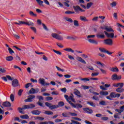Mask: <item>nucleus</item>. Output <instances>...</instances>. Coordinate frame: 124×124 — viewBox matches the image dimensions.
Returning a JSON list of instances; mask_svg holds the SVG:
<instances>
[{"mask_svg": "<svg viewBox=\"0 0 124 124\" xmlns=\"http://www.w3.org/2000/svg\"><path fill=\"white\" fill-rule=\"evenodd\" d=\"M45 105H46L47 107H49V108L50 109L51 108V106H52V104L49 103L48 102H46Z\"/></svg>", "mask_w": 124, "mask_h": 124, "instance_id": "obj_48", "label": "nucleus"}, {"mask_svg": "<svg viewBox=\"0 0 124 124\" xmlns=\"http://www.w3.org/2000/svg\"><path fill=\"white\" fill-rule=\"evenodd\" d=\"M64 103L63 102H60L58 103V105H57L58 106V108L59 107H62V106H64Z\"/></svg>", "mask_w": 124, "mask_h": 124, "instance_id": "obj_41", "label": "nucleus"}, {"mask_svg": "<svg viewBox=\"0 0 124 124\" xmlns=\"http://www.w3.org/2000/svg\"><path fill=\"white\" fill-rule=\"evenodd\" d=\"M39 92V89L38 88H36V89L34 88H31V89L29 91L30 94H34V93H37Z\"/></svg>", "mask_w": 124, "mask_h": 124, "instance_id": "obj_9", "label": "nucleus"}, {"mask_svg": "<svg viewBox=\"0 0 124 124\" xmlns=\"http://www.w3.org/2000/svg\"><path fill=\"white\" fill-rule=\"evenodd\" d=\"M36 1L37 2L39 5H40L41 6H43V1L41 0H36Z\"/></svg>", "mask_w": 124, "mask_h": 124, "instance_id": "obj_36", "label": "nucleus"}, {"mask_svg": "<svg viewBox=\"0 0 124 124\" xmlns=\"http://www.w3.org/2000/svg\"><path fill=\"white\" fill-rule=\"evenodd\" d=\"M53 52L57 55H59V56H62V53L60 51L56 50L55 49H53Z\"/></svg>", "mask_w": 124, "mask_h": 124, "instance_id": "obj_44", "label": "nucleus"}, {"mask_svg": "<svg viewBox=\"0 0 124 124\" xmlns=\"http://www.w3.org/2000/svg\"><path fill=\"white\" fill-rule=\"evenodd\" d=\"M6 60L7 62H12V61H13V57L11 56H7L6 57Z\"/></svg>", "mask_w": 124, "mask_h": 124, "instance_id": "obj_30", "label": "nucleus"}, {"mask_svg": "<svg viewBox=\"0 0 124 124\" xmlns=\"http://www.w3.org/2000/svg\"><path fill=\"white\" fill-rule=\"evenodd\" d=\"M83 110L89 114H92L93 113V110L89 108H83Z\"/></svg>", "mask_w": 124, "mask_h": 124, "instance_id": "obj_22", "label": "nucleus"}, {"mask_svg": "<svg viewBox=\"0 0 124 124\" xmlns=\"http://www.w3.org/2000/svg\"><path fill=\"white\" fill-rule=\"evenodd\" d=\"M88 41H89V42H90V43L95 44L96 45H97L98 44V43L97 42V41H95V40L89 39H88Z\"/></svg>", "mask_w": 124, "mask_h": 124, "instance_id": "obj_21", "label": "nucleus"}, {"mask_svg": "<svg viewBox=\"0 0 124 124\" xmlns=\"http://www.w3.org/2000/svg\"><path fill=\"white\" fill-rule=\"evenodd\" d=\"M111 79L113 81H115V80H121L122 79V76H118L117 74H114L111 76Z\"/></svg>", "mask_w": 124, "mask_h": 124, "instance_id": "obj_8", "label": "nucleus"}, {"mask_svg": "<svg viewBox=\"0 0 124 124\" xmlns=\"http://www.w3.org/2000/svg\"><path fill=\"white\" fill-rule=\"evenodd\" d=\"M28 98L25 100V102H32V99L35 98V95L32 94L28 96Z\"/></svg>", "mask_w": 124, "mask_h": 124, "instance_id": "obj_7", "label": "nucleus"}, {"mask_svg": "<svg viewBox=\"0 0 124 124\" xmlns=\"http://www.w3.org/2000/svg\"><path fill=\"white\" fill-rule=\"evenodd\" d=\"M44 114H45L46 115H53L54 112L51 111L50 110H47L44 112Z\"/></svg>", "mask_w": 124, "mask_h": 124, "instance_id": "obj_34", "label": "nucleus"}, {"mask_svg": "<svg viewBox=\"0 0 124 124\" xmlns=\"http://www.w3.org/2000/svg\"><path fill=\"white\" fill-rule=\"evenodd\" d=\"M104 33L106 35L107 37H108L109 38H114V33H108L106 31H104Z\"/></svg>", "mask_w": 124, "mask_h": 124, "instance_id": "obj_13", "label": "nucleus"}, {"mask_svg": "<svg viewBox=\"0 0 124 124\" xmlns=\"http://www.w3.org/2000/svg\"><path fill=\"white\" fill-rule=\"evenodd\" d=\"M116 93L115 92H112L110 93L109 96L111 97V98H115V95Z\"/></svg>", "mask_w": 124, "mask_h": 124, "instance_id": "obj_42", "label": "nucleus"}, {"mask_svg": "<svg viewBox=\"0 0 124 124\" xmlns=\"http://www.w3.org/2000/svg\"><path fill=\"white\" fill-rule=\"evenodd\" d=\"M99 105H106V102L105 101H101L99 103Z\"/></svg>", "mask_w": 124, "mask_h": 124, "instance_id": "obj_53", "label": "nucleus"}, {"mask_svg": "<svg viewBox=\"0 0 124 124\" xmlns=\"http://www.w3.org/2000/svg\"><path fill=\"white\" fill-rule=\"evenodd\" d=\"M29 15L31 16V17H37V15L34 14V13H33V12H32L31 11H29Z\"/></svg>", "mask_w": 124, "mask_h": 124, "instance_id": "obj_31", "label": "nucleus"}, {"mask_svg": "<svg viewBox=\"0 0 124 124\" xmlns=\"http://www.w3.org/2000/svg\"><path fill=\"white\" fill-rule=\"evenodd\" d=\"M102 121H108V120H109V118L107 117H101Z\"/></svg>", "mask_w": 124, "mask_h": 124, "instance_id": "obj_56", "label": "nucleus"}, {"mask_svg": "<svg viewBox=\"0 0 124 124\" xmlns=\"http://www.w3.org/2000/svg\"><path fill=\"white\" fill-rule=\"evenodd\" d=\"M98 20V16H94L93 19L92 21L93 22H97Z\"/></svg>", "mask_w": 124, "mask_h": 124, "instance_id": "obj_52", "label": "nucleus"}, {"mask_svg": "<svg viewBox=\"0 0 124 124\" xmlns=\"http://www.w3.org/2000/svg\"><path fill=\"white\" fill-rule=\"evenodd\" d=\"M19 85V81L17 79H15L12 81V85L13 87H17Z\"/></svg>", "mask_w": 124, "mask_h": 124, "instance_id": "obj_14", "label": "nucleus"}, {"mask_svg": "<svg viewBox=\"0 0 124 124\" xmlns=\"http://www.w3.org/2000/svg\"><path fill=\"white\" fill-rule=\"evenodd\" d=\"M46 99L47 101H49V100H53V97L50 96H47L46 98Z\"/></svg>", "mask_w": 124, "mask_h": 124, "instance_id": "obj_59", "label": "nucleus"}, {"mask_svg": "<svg viewBox=\"0 0 124 124\" xmlns=\"http://www.w3.org/2000/svg\"><path fill=\"white\" fill-rule=\"evenodd\" d=\"M110 5L112 6V7H115L117 5V2L116 1H113L111 3H110Z\"/></svg>", "mask_w": 124, "mask_h": 124, "instance_id": "obj_55", "label": "nucleus"}, {"mask_svg": "<svg viewBox=\"0 0 124 124\" xmlns=\"http://www.w3.org/2000/svg\"><path fill=\"white\" fill-rule=\"evenodd\" d=\"M81 81H84V82H88L90 81V79L87 78H83L80 79Z\"/></svg>", "mask_w": 124, "mask_h": 124, "instance_id": "obj_54", "label": "nucleus"}, {"mask_svg": "<svg viewBox=\"0 0 124 124\" xmlns=\"http://www.w3.org/2000/svg\"><path fill=\"white\" fill-rule=\"evenodd\" d=\"M124 105L121 107L120 109H116L115 110V111H116V112H118L120 115H121V114H122V112H124Z\"/></svg>", "mask_w": 124, "mask_h": 124, "instance_id": "obj_17", "label": "nucleus"}, {"mask_svg": "<svg viewBox=\"0 0 124 124\" xmlns=\"http://www.w3.org/2000/svg\"><path fill=\"white\" fill-rule=\"evenodd\" d=\"M43 28L45 30V31H48V28H47V26L45 25L44 23H42Z\"/></svg>", "mask_w": 124, "mask_h": 124, "instance_id": "obj_57", "label": "nucleus"}, {"mask_svg": "<svg viewBox=\"0 0 124 124\" xmlns=\"http://www.w3.org/2000/svg\"><path fill=\"white\" fill-rule=\"evenodd\" d=\"M25 107H23V108H18L17 110H19V113H21V114H25V112H23V110L25 109Z\"/></svg>", "mask_w": 124, "mask_h": 124, "instance_id": "obj_32", "label": "nucleus"}, {"mask_svg": "<svg viewBox=\"0 0 124 124\" xmlns=\"http://www.w3.org/2000/svg\"><path fill=\"white\" fill-rule=\"evenodd\" d=\"M31 84H32L31 83H27V84L25 85V88H26V89H29V88H30V86H31Z\"/></svg>", "mask_w": 124, "mask_h": 124, "instance_id": "obj_62", "label": "nucleus"}, {"mask_svg": "<svg viewBox=\"0 0 124 124\" xmlns=\"http://www.w3.org/2000/svg\"><path fill=\"white\" fill-rule=\"evenodd\" d=\"M10 98L12 102L14 101V98H15V97L14 96V95L12 93L10 96Z\"/></svg>", "mask_w": 124, "mask_h": 124, "instance_id": "obj_43", "label": "nucleus"}, {"mask_svg": "<svg viewBox=\"0 0 124 124\" xmlns=\"http://www.w3.org/2000/svg\"><path fill=\"white\" fill-rule=\"evenodd\" d=\"M113 86L115 87V88H118V87H120V88H123V87H124V83H114L113 84Z\"/></svg>", "mask_w": 124, "mask_h": 124, "instance_id": "obj_16", "label": "nucleus"}, {"mask_svg": "<svg viewBox=\"0 0 124 124\" xmlns=\"http://www.w3.org/2000/svg\"><path fill=\"white\" fill-rule=\"evenodd\" d=\"M114 119H121V117H120V114L116 113L114 115Z\"/></svg>", "mask_w": 124, "mask_h": 124, "instance_id": "obj_40", "label": "nucleus"}, {"mask_svg": "<svg viewBox=\"0 0 124 124\" xmlns=\"http://www.w3.org/2000/svg\"><path fill=\"white\" fill-rule=\"evenodd\" d=\"M64 19L66 20V21H67V22H69L70 23H73V20H72V19L70 18L65 17H64Z\"/></svg>", "mask_w": 124, "mask_h": 124, "instance_id": "obj_38", "label": "nucleus"}, {"mask_svg": "<svg viewBox=\"0 0 124 124\" xmlns=\"http://www.w3.org/2000/svg\"><path fill=\"white\" fill-rule=\"evenodd\" d=\"M57 108H59V106H58L56 105H51L50 109L51 110H53V109H57Z\"/></svg>", "mask_w": 124, "mask_h": 124, "instance_id": "obj_39", "label": "nucleus"}, {"mask_svg": "<svg viewBox=\"0 0 124 124\" xmlns=\"http://www.w3.org/2000/svg\"><path fill=\"white\" fill-rule=\"evenodd\" d=\"M8 50L9 51V54H11V55H12V54H14V51H13L11 48L8 47Z\"/></svg>", "mask_w": 124, "mask_h": 124, "instance_id": "obj_46", "label": "nucleus"}, {"mask_svg": "<svg viewBox=\"0 0 124 124\" xmlns=\"http://www.w3.org/2000/svg\"><path fill=\"white\" fill-rule=\"evenodd\" d=\"M99 74V73L97 72V73H92L91 76L92 77H94L95 76H97Z\"/></svg>", "mask_w": 124, "mask_h": 124, "instance_id": "obj_49", "label": "nucleus"}, {"mask_svg": "<svg viewBox=\"0 0 124 124\" xmlns=\"http://www.w3.org/2000/svg\"><path fill=\"white\" fill-rule=\"evenodd\" d=\"M109 70L112 72H119V69L117 67H112L111 68H110Z\"/></svg>", "mask_w": 124, "mask_h": 124, "instance_id": "obj_24", "label": "nucleus"}, {"mask_svg": "<svg viewBox=\"0 0 124 124\" xmlns=\"http://www.w3.org/2000/svg\"><path fill=\"white\" fill-rule=\"evenodd\" d=\"M39 82L41 85L44 86L45 85V79L44 78H40L39 79Z\"/></svg>", "mask_w": 124, "mask_h": 124, "instance_id": "obj_25", "label": "nucleus"}, {"mask_svg": "<svg viewBox=\"0 0 124 124\" xmlns=\"http://www.w3.org/2000/svg\"><path fill=\"white\" fill-rule=\"evenodd\" d=\"M64 96L65 99H66V101H67V102H68V103H69L70 102L72 103L71 101H72L74 103L76 102V101H75V99L73 98L74 96L73 95V94H71V95H70L69 97H68V95H64ZM70 100H71V101H70Z\"/></svg>", "mask_w": 124, "mask_h": 124, "instance_id": "obj_1", "label": "nucleus"}, {"mask_svg": "<svg viewBox=\"0 0 124 124\" xmlns=\"http://www.w3.org/2000/svg\"><path fill=\"white\" fill-rule=\"evenodd\" d=\"M51 36H52L53 38H55L56 39H58V40H63V38L62 37V36L56 33H52Z\"/></svg>", "mask_w": 124, "mask_h": 124, "instance_id": "obj_2", "label": "nucleus"}, {"mask_svg": "<svg viewBox=\"0 0 124 124\" xmlns=\"http://www.w3.org/2000/svg\"><path fill=\"white\" fill-rule=\"evenodd\" d=\"M31 29L32 31H34V32L35 33H36V28H35V27H31Z\"/></svg>", "mask_w": 124, "mask_h": 124, "instance_id": "obj_58", "label": "nucleus"}, {"mask_svg": "<svg viewBox=\"0 0 124 124\" xmlns=\"http://www.w3.org/2000/svg\"><path fill=\"white\" fill-rule=\"evenodd\" d=\"M99 34H97L96 35V37H97V38H102V39H104L105 38V35L104 34H102V32H99Z\"/></svg>", "mask_w": 124, "mask_h": 124, "instance_id": "obj_20", "label": "nucleus"}, {"mask_svg": "<svg viewBox=\"0 0 124 124\" xmlns=\"http://www.w3.org/2000/svg\"><path fill=\"white\" fill-rule=\"evenodd\" d=\"M73 8H74L75 12L76 13H79V12L80 11V12H85V10H83L79 6L77 5V6H73Z\"/></svg>", "mask_w": 124, "mask_h": 124, "instance_id": "obj_3", "label": "nucleus"}, {"mask_svg": "<svg viewBox=\"0 0 124 124\" xmlns=\"http://www.w3.org/2000/svg\"><path fill=\"white\" fill-rule=\"evenodd\" d=\"M116 92H117V93H124V89L122 88L121 87H119V88L116 89Z\"/></svg>", "mask_w": 124, "mask_h": 124, "instance_id": "obj_26", "label": "nucleus"}, {"mask_svg": "<svg viewBox=\"0 0 124 124\" xmlns=\"http://www.w3.org/2000/svg\"><path fill=\"white\" fill-rule=\"evenodd\" d=\"M25 109H32V108H34L35 107V105L33 104H31L30 105H25L23 106Z\"/></svg>", "mask_w": 124, "mask_h": 124, "instance_id": "obj_11", "label": "nucleus"}, {"mask_svg": "<svg viewBox=\"0 0 124 124\" xmlns=\"http://www.w3.org/2000/svg\"><path fill=\"white\" fill-rule=\"evenodd\" d=\"M87 68H88V69H90V70H92V71L94 70L93 67L92 66H88L87 67Z\"/></svg>", "mask_w": 124, "mask_h": 124, "instance_id": "obj_60", "label": "nucleus"}, {"mask_svg": "<svg viewBox=\"0 0 124 124\" xmlns=\"http://www.w3.org/2000/svg\"><path fill=\"white\" fill-rule=\"evenodd\" d=\"M2 106L4 107H11V103L9 102H4L3 103Z\"/></svg>", "mask_w": 124, "mask_h": 124, "instance_id": "obj_18", "label": "nucleus"}, {"mask_svg": "<svg viewBox=\"0 0 124 124\" xmlns=\"http://www.w3.org/2000/svg\"><path fill=\"white\" fill-rule=\"evenodd\" d=\"M37 97H38V99L40 100V102H41V100H44V98L42 96H38Z\"/></svg>", "mask_w": 124, "mask_h": 124, "instance_id": "obj_61", "label": "nucleus"}, {"mask_svg": "<svg viewBox=\"0 0 124 124\" xmlns=\"http://www.w3.org/2000/svg\"><path fill=\"white\" fill-rule=\"evenodd\" d=\"M77 61H78V62H81V63H83V64H86L87 62L81 57H80L79 56L77 57L76 58Z\"/></svg>", "mask_w": 124, "mask_h": 124, "instance_id": "obj_12", "label": "nucleus"}, {"mask_svg": "<svg viewBox=\"0 0 124 124\" xmlns=\"http://www.w3.org/2000/svg\"><path fill=\"white\" fill-rule=\"evenodd\" d=\"M82 88H83V90H89L90 89V87L86 85H82Z\"/></svg>", "mask_w": 124, "mask_h": 124, "instance_id": "obj_50", "label": "nucleus"}, {"mask_svg": "<svg viewBox=\"0 0 124 124\" xmlns=\"http://www.w3.org/2000/svg\"><path fill=\"white\" fill-rule=\"evenodd\" d=\"M75 13V12H71L70 11H67L65 12V14H74Z\"/></svg>", "mask_w": 124, "mask_h": 124, "instance_id": "obj_51", "label": "nucleus"}, {"mask_svg": "<svg viewBox=\"0 0 124 124\" xmlns=\"http://www.w3.org/2000/svg\"><path fill=\"white\" fill-rule=\"evenodd\" d=\"M69 104H70L73 108H77V109H78V108H82V107H83V106L80 104H74L70 102Z\"/></svg>", "mask_w": 124, "mask_h": 124, "instance_id": "obj_6", "label": "nucleus"}, {"mask_svg": "<svg viewBox=\"0 0 124 124\" xmlns=\"http://www.w3.org/2000/svg\"><path fill=\"white\" fill-rule=\"evenodd\" d=\"M100 94L101 95H108V94H109V93H108V92L107 91H101L100 92Z\"/></svg>", "mask_w": 124, "mask_h": 124, "instance_id": "obj_27", "label": "nucleus"}, {"mask_svg": "<svg viewBox=\"0 0 124 124\" xmlns=\"http://www.w3.org/2000/svg\"><path fill=\"white\" fill-rule=\"evenodd\" d=\"M32 115H36V116H39L40 115L41 111L38 110H34L31 111Z\"/></svg>", "mask_w": 124, "mask_h": 124, "instance_id": "obj_15", "label": "nucleus"}, {"mask_svg": "<svg viewBox=\"0 0 124 124\" xmlns=\"http://www.w3.org/2000/svg\"><path fill=\"white\" fill-rule=\"evenodd\" d=\"M21 119H23L24 120H27L30 118V117L28 114H25L24 115H21L20 116Z\"/></svg>", "mask_w": 124, "mask_h": 124, "instance_id": "obj_29", "label": "nucleus"}, {"mask_svg": "<svg viewBox=\"0 0 124 124\" xmlns=\"http://www.w3.org/2000/svg\"><path fill=\"white\" fill-rule=\"evenodd\" d=\"M74 93L75 94H76V95L78 96V97H81V93H80V91H79L78 90H75Z\"/></svg>", "mask_w": 124, "mask_h": 124, "instance_id": "obj_23", "label": "nucleus"}, {"mask_svg": "<svg viewBox=\"0 0 124 124\" xmlns=\"http://www.w3.org/2000/svg\"><path fill=\"white\" fill-rule=\"evenodd\" d=\"M23 92H24V90L22 89H20L18 91V94L19 96H21V95H22V93H23Z\"/></svg>", "mask_w": 124, "mask_h": 124, "instance_id": "obj_47", "label": "nucleus"}, {"mask_svg": "<svg viewBox=\"0 0 124 124\" xmlns=\"http://www.w3.org/2000/svg\"><path fill=\"white\" fill-rule=\"evenodd\" d=\"M99 51L101 52V53H105V54H107L108 55H112L113 52H110L108 50H107L104 47H100L99 48Z\"/></svg>", "mask_w": 124, "mask_h": 124, "instance_id": "obj_5", "label": "nucleus"}, {"mask_svg": "<svg viewBox=\"0 0 124 124\" xmlns=\"http://www.w3.org/2000/svg\"><path fill=\"white\" fill-rule=\"evenodd\" d=\"M93 99H94V100H98L99 99L98 96L94 95L93 97Z\"/></svg>", "mask_w": 124, "mask_h": 124, "instance_id": "obj_64", "label": "nucleus"}, {"mask_svg": "<svg viewBox=\"0 0 124 124\" xmlns=\"http://www.w3.org/2000/svg\"><path fill=\"white\" fill-rule=\"evenodd\" d=\"M64 51H66V52H70L71 53H74V50H73L71 48H66L64 49Z\"/></svg>", "mask_w": 124, "mask_h": 124, "instance_id": "obj_35", "label": "nucleus"}, {"mask_svg": "<svg viewBox=\"0 0 124 124\" xmlns=\"http://www.w3.org/2000/svg\"><path fill=\"white\" fill-rule=\"evenodd\" d=\"M18 23H19V25H27V26H33L34 24L33 22H25L23 21L19 20L18 21Z\"/></svg>", "mask_w": 124, "mask_h": 124, "instance_id": "obj_4", "label": "nucleus"}, {"mask_svg": "<svg viewBox=\"0 0 124 124\" xmlns=\"http://www.w3.org/2000/svg\"><path fill=\"white\" fill-rule=\"evenodd\" d=\"M80 19L81 21H83V22H89V20L87 19V17L83 16H80Z\"/></svg>", "mask_w": 124, "mask_h": 124, "instance_id": "obj_28", "label": "nucleus"}, {"mask_svg": "<svg viewBox=\"0 0 124 124\" xmlns=\"http://www.w3.org/2000/svg\"><path fill=\"white\" fill-rule=\"evenodd\" d=\"M93 4V3L90 2L89 3H88L86 5V8L87 9H90L92 6Z\"/></svg>", "mask_w": 124, "mask_h": 124, "instance_id": "obj_33", "label": "nucleus"}, {"mask_svg": "<svg viewBox=\"0 0 124 124\" xmlns=\"http://www.w3.org/2000/svg\"><path fill=\"white\" fill-rule=\"evenodd\" d=\"M104 30H105L107 31L114 32V31L112 29L111 27H108V26H106L104 28Z\"/></svg>", "mask_w": 124, "mask_h": 124, "instance_id": "obj_19", "label": "nucleus"}, {"mask_svg": "<svg viewBox=\"0 0 124 124\" xmlns=\"http://www.w3.org/2000/svg\"><path fill=\"white\" fill-rule=\"evenodd\" d=\"M74 25L75 27H78L79 26L78 20H74Z\"/></svg>", "mask_w": 124, "mask_h": 124, "instance_id": "obj_45", "label": "nucleus"}, {"mask_svg": "<svg viewBox=\"0 0 124 124\" xmlns=\"http://www.w3.org/2000/svg\"><path fill=\"white\" fill-rule=\"evenodd\" d=\"M104 44L109 46L113 45V40L111 39H108L104 40Z\"/></svg>", "mask_w": 124, "mask_h": 124, "instance_id": "obj_10", "label": "nucleus"}, {"mask_svg": "<svg viewBox=\"0 0 124 124\" xmlns=\"http://www.w3.org/2000/svg\"><path fill=\"white\" fill-rule=\"evenodd\" d=\"M87 104H89L91 106H92V107H95V103L91 102V101H88Z\"/></svg>", "mask_w": 124, "mask_h": 124, "instance_id": "obj_37", "label": "nucleus"}, {"mask_svg": "<svg viewBox=\"0 0 124 124\" xmlns=\"http://www.w3.org/2000/svg\"><path fill=\"white\" fill-rule=\"evenodd\" d=\"M57 46H58V47H59L60 48H63V46H62V45L61 43H57Z\"/></svg>", "mask_w": 124, "mask_h": 124, "instance_id": "obj_63", "label": "nucleus"}]
</instances>
